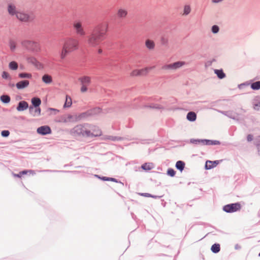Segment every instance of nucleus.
I'll list each match as a JSON object with an SVG mask.
<instances>
[{
    "label": "nucleus",
    "instance_id": "nucleus-52",
    "mask_svg": "<svg viewBox=\"0 0 260 260\" xmlns=\"http://www.w3.org/2000/svg\"><path fill=\"white\" fill-rule=\"evenodd\" d=\"M259 256H260V253H259Z\"/></svg>",
    "mask_w": 260,
    "mask_h": 260
},
{
    "label": "nucleus",
    "instance_id": "nucleus-11",
    "mask_svg": "<svg viewBox=\"0 0 260 260\" xmlns=\"http://www.w3.org/2000/svg\"><path fill=\"white\" fill-rule=\"evenodd\" d=\"M70 53L71 52L65 47H64V46L62 45L61 50L58 53L59 61H63Z\"/></svg>",
    "mask_w": 260,
    "mask_h": 260
},
{
    "label": "nucleus",
    "instance_id": "nucleus-37",
    "mask_svg": "<svg viewBox=\"0 0 260 260\" xmlns=\"http://www.w3.org/2000/svg\"><path fill=\"white\" fill-rule=\"evenodd\" d=\"M251 88L253 90L260 89V81H256L251 84Z\"/></svg>",
    "mask_w": 260,
    "mask_h": 260
},
{
    "label": "nucleus",
    "instance_id": "nucleus-40",
    "mask_svg": "<svg viewBox=\"0 0 260 260\" xmlns=\"http://www.w3.org/2000/svg\"><path fill=\"white\" fill-rule=\"evenodd\" d=\"M22 44L24 45V46H28V45H30L31 44H34L36 46H38V44L36 43V42H31V41H23L22 42Z\"/></svg>",
    "mask_w": 260,
    "mask_h": 260
},
{
    "label": "nucleus",
    "instance_id": "nucleus-29",
    "mask_svg": "<svg viewBox=\"0 0 260 260\" xmlns=\"http://www.w3.org/2000/svg\"><path fill=\"white\" fill-rule=\"evenodd\" d=\"M185 167V163L181 160L177 161L176 164V167L177 169L179 170L181 172L183 171Z\"/></svg>",
    "mask_w": 260,
    "mask_h": 260
},
{
    "label": "nucleus",
    "instance_id": "nucleus-27",
    "mask_svg": "<svg viewBox=\"0 0 260 260\" xmlns=\"http://www.w3.org/2000/svg\"><path fill=\"white\" fill-rule=\"evenodd\" d=\"M72 100L71 98L69 95H66L65 103L63 105L64 108H69L72 106Z\"/></svg>",
    "mask_w": 260,
    "mask_h": 260
},
{
    "label": "nucleus",
    "instance_id": "nucleus-34",
    "mask_svg": "<svg viewBox=\"0 0 260 260\" xmlns=\"http://www.w3.org/2000/svg\"><path fill=\"white\" fill-rule=\"evenodd\" d=\"M220 245L218 244H214L211 247V250L214 253H217L220 251Z\"/></svg>",
    "mask_w": 260,
    "mask_h": 260
},
{
    "label": "nucleus",
    "instance_id": "nucleus-13",
    "mask_svg": "<svg viewBox=\"0 0 260 260\" xmlns=\"http://www.w3.org/2000/svg\"><path fill=\"white\" fill-rule=\"evenodd\" d=\"M38 134L42 135H46L51 133V129L49 126L44 125L38 127L37 129Z\"/></svg>",
    "mask_w": 260,
    "mask_h": 260
},
{
    "label": "nucleus",
    "instance_id": "nucleus-22",
    "mask_svg": "<svg viewBox=\"0 0 260 260\" xmlns=\"http://www.w3.org/2000/svg\"><path fill=\"white\" fill-rule=\"evenodd\" d=\"M8 11L10 15L12 16H16L17 12L16 7L12 4H10L8 7Z\"/></svg>",
    "mask_w": 260,
    "mask_h": 260
},
{
    "label": "nucleus",
    "instance_id": "nucleus-42",
    "mask_svg": "<svg viewBox=\"0 0 260 260\" xmlns=\"http://www.w3.org/2000/svg\"><path fill=\"white\" fill-rule=\"evenodd\" d=\"M1 135L3 137H7L9 136L10 132L9 131L7 130L3 131L1 133Z\"/></svg>",
    "mask_w": 260,
    "mask_h": 260
},
{
    "label": "nucleus",
    "instance_id": "nucleus-9",
    "mask_svg": "<svg viewBox=\"0 0 260 260\" xmlns=\"http://www.w3.org/2000/svg\"><path fill=\"white\" fill-rule=\"evenodd\" d=\"M223 209V210L226 212H234L240 210L241 205L238 203L228 204L224 206Z\"/></svg>",
    "mask_w": 260,
    "mask_h": 260
},
{
    "label": "nucleus",
    "instance_id": "nucleus-41",
    "mask_svg": "<svg viewBox=\"0 0 260 260\" xmlns=\"http://www.w3.org/2000/svg\"><path fill=\"white\" fill-rule=\"evenodd\" d=\"M175 171L171 168H170L167 171V174L171 177H174L175 175Z\"/></svg>",
    "mask_w": 260,
    "mask_h": 260
},
{
    "label": "nucleus",
    "instance_id": "nucleus-49",
    "mask_svg": "<svg viewBox=\"0 0 260 260\" xmlns=\"http://www.w3.org/2000/svg\"><path fill=\"white\" fill-rule=\"evenodd\" d=\"M223 0H212V3H218L222 2Z\"/></svg>",
    "mask_w": 260,
    "mask_h": 260
},
{
    "label": "nucleus",
    "instance_id": "nucleus-44",
    "mask_svg": "<svg viewBox=\"0 0 260 260\" xmlns=\"http://www.w3.org/2000/svg\"><path fill=\"white\" fill-rule=\"evenodd\" d=\"M103 180H105V181H112L116 182V179L115 178H108V177H104L103 178Z\"/></svg>",
    "mask_w": 260,
    "mask_h": 260
},
{
    "label": "nucleus",
    "instance_id": "nucleus-3",
    "mask_svg": "<svg viewBox=\"0 0 260 260\" xmlns=\"http://www.w3.org/2000/svg\"><path fill=\"white\" fill-rule=\"evenodd\" d=\"M70 52L78 50L79 48V41L76 39L69 38L67 39L63 45Z\"/></svg>",
    "mask_w": 260,
    "mask_h": 260
},
{
    "label": "nucleus",
    "instance_id": "nucleus-46",
    "mask_svg": "<svg viewBox=\"0 0 260 260\" xmlns=\"http://www.w3.org/2000/svg\"><path fill=\"white\" fill-rule=\"evenodd\" d=\"M9 76V74L6 72H3L2 73V77L4 79L8 78Z\"/></svg>",
    "mask_w": 260,
    "mask_h": 260
},
{
    "label": "nucleus",
    "instance_id": "nucleus-15",
    "mask_svg": "<svg viewBox=\"0 0 260 260\" xmlns=\"http://www.w3.org/2000/svg\"><path fill=\"white\" fill-rule=\"evenodd\" d=\"M29 112L33 116H37L41 115V110L40 107H35L30 106L29 107Z\"/></svg>",
    "mask_w": 260,
    "mask_h": 260
},
{
    "label": "nucleus",
    "instance_id": "nucleus-25",
    "mask_svg": "<svg viewBox=\"0 0 260 260\" xmlns=\"http://www.w3.org/2000/svg\"><path fill=\"white\" fill-rule=\"evenodd\" d=\"M32 107H39L41 104V100L39 98H33L31 100Z\"/></svg>",
    "mask_w": 260,
    "mask_h": 260
},
{
    "label": "nucleus",
    "instance_id": "nucleus-20",
    "mask_svg": "<svg viewBox=\"0 0 260 260\" xmlns=\"http://www.w3.org/2000/svg\"><path fill=\"white\" fill-rule=\"evenodd\" d=\"M219 164L218 160H207L206 162L205 168L207 170L215 167Z\"/></svg>",
    "mask_w": 260,
    "mask_h": 260
},
{
    "label": "nucleus",
    "instance_id": "nucleus-43",
    "mask_svg": "<svg viewBox=\"0 0 260 260\" xmlns=\"http://www.w3.org/2000/svg\"><path fill=\"white\" fill-rule=\"evenodd\" d=\"M219 31V27L217 25H213L212 27V31L215 34Z\"/></svg>",
    "mask_w": 260,
    "mask_h": 260
},
{
    "label": "nucleus",
    "instance_id": "nucleus-17",
    "mask_svg": "<svg viewBox=\"0 0 260 260\" xmlns=\"http://www.w3.org/2000/svg\"><path fill=\"white\" fill-rule=\"evenodd\" d=\"M128 12L126 9L119 8L117 10V16L119 18L124 19L126 17Z\"/></svg>",
    "mask_w": 260,
    "mask_h": 260
},
{
    "label": "nucleus",
    "instance_id": "nucleus-38",
    "mask_svg": "<svg viewBox=\"0 0 260 260\" xmlns=\"http://www.w3.org/2000/svg\"><path fill=\"white\" fill-rule=\"evenodd\" d=\"M1 100L4 103H8L10 101V98L7 95H3L1 96Z\"/></svg>",
    "mask_w": 260,
    "mask_h": 260
},
{
    "label": "nucleus",
    "instance_id": "nucleus-2",
    "mask_svg": "<svg viewBox=\"0 0 260 260\" xmlns=\"http://www.w3.org/2000/svg\"><path fill=\"white\" fill-rule=\"evenodd\" d=\"M89 124H79L71 130V134L74 136L88 137L91 135L89 133Z\"/></svg>",
    "mask_w": 260,
    "mask_h": 260
},
{
    "label": "nucleus",
    "instance_id": "nucleus-1",
    "mask_svg": "<svg viewBox=\"0 0 260 260\" xmlns=\"http://www.w3.org/2000/svg\"><path fill=\"white\" fill-rule=\"evenodd\" d=\"M107 23L101 24L92 33L87 37V44L90 47H95L104 39L108 30Z\"/></svg>",
    "mask_w": 260,
    "mask_h": 260
},
{
    "label": "nucleus",
    "instance_id": "nucleus-47",
    "mask_svg": "<svg viewBox=\"0 0 260 260\" xmlns=\"http://www.w3.org/2000/svg\"><path fill=\"white\" fill-rule=\"evenodd\" d=\"M247 140L248 142H250L253 140V136L251 135H248L247 137Z\"/></svg>",
    "mask_w": 260,
    "mask_h": 260
},
{
    "label": "nucleus",
    "instance_id": "nucleus-5",
    "mask_svg": "<svg viewBox=\"0 0 260 260\" xmlns=\"http://www.w3.org/2000/svg\"><path fill=\"white\" fill-rule=\"evenodd\" d=\"M73 28L76 35L84 37L86 35L85 30L82 25V23L80 21H75L73 24Z\"/></svg>",
    "mask_w": 260,
    "mask_h": 260
},
{
    "label": "nucleus",
    "instance_id": "nucleus-8",
    "mask_svg": "<svg viewBox=\"0 0 260 260\" xmlns=\"http://www.w3.org/2000/svg\"><path fill=\"white\" fill-rule=\"evenodd\" d=\"M16 18L20 21L27 22L33 20V17L27 13L18 11L17 12Z\"/></svg>",
    "mask_w": 260,
    "mask_h": 260
},
{
    "label": "nucleus",
    "instance_id": "nucleus-36",
    "mask_svg": "<svg viewBox=\"0 0 260 260\" xmlns=\"http://www.w3.org/2000/svg\"><path fill=\"white\" fill-rule=\"evenodd\" d=\"M191 11L190 7L189 5H185L183 8V15H188Z\"/></svg>",
    "mask_w": 260,
    "mask_h": 260
},
{
    "label": "nucleus",
    "instance_id": "nucleus-19",
    "mask_svg": "<svg viewBox=\"0 0 260 260\" xmlns=\"http://www.w3.org/2000/svg\"><path fill=\"white\" fill-rule=\"evenodd\" d=\"M145 45L146 47L150 50H153L155 46L154 42L150 39L146 40L145 42Z\"/></svg>",
    "mask_w": 260,
    "mask_h": 260
},
{
    "label": "nucleus",
    "instance_id": "nucleus-4",
    "mask_svg": "<svg viewBox=\"0 0 260 260\" xmlns=\"http://www.w3.org/2000/svg\"><path fill=\"white\" fill-rule=\"evenodd\" d=\"M80 82L81 87L80 91L82 93L86 92L88 90L87 87L90 85L91 83V78L88 76H83L79 79Z\"/></svg>",
    "mask_w": 260,
    "mask_h": 260
},
{
    "label": "nucleus",
    "instance_id": "nucleus-31",
    "mask_svg": "<svg viewBox=\"0 0 260 260\" xmlns=\"http://www.w3.org/2000/svg\"><path fill=\"white\" fill-rule=\"evenodd\" d=\"M18 77L20 78L31 79L32 78V75L28 73H21L18 74Z\"/></svg>",
    "mask_w": 260,
    "mask_h": 260
},
{
    "label": "nucleus",
    "instance_id": "nucleus-6",
    "mask_svg": "<svg viewBox=\"0 0 260 260\" xmlns=\"http://www.w3.org/2000/svg\"><path fill=\"white\" fill-rule=\"evenodd\" d=\"M185 64L184 61H177L173 63L166 64L162 67L161 69L163 70H177L184 65Z\"/></svg>",
    "mask_w": 260,
    "mask_h": 260
},
{
    "label": "nucleus",
    "instance_id": "nucleus-16",
    "mask_svg": "<svg viewBox=\"0 0 260 260\" xmlns=\"http://www.w3.org/2000/svg\"><path fill=\"white\" fill-rule=\"evenodd\" d=\"M29 82L28 80H22L17 82L16 87L18 89H23L29 86Z\"/></svg>",
    "mask_w": 260,
    "mask_h": 260
},
{
    "label": "nucleus",
    "instance_id": "nucleus-23",
    "mask_svg": "<svg viewBox=\"0 0 260 260\" xmlns=\"http://www.w3.org/2000/svg\"><path fill=\"white\" fill-rule=\"evenodd\" d=\"M152 69V67H146L143 69L138 70L139 72V76H143L147 75V74L150 72V71Z\"/></svg>",
    "mask_w": 260,
    "mask_h": 260
},
{
    "label": "nucleus",
    "instance_id": "nucleus-28",
    "mask_svg": "<svg viewBox=\"0 0 260 260\" xmlns=\"http://www.w3.org/2000/svg\"><path fill=\"white\" fill-rule=\"evenodd\" d=\"M214 73L219 79H223L225 77V74L223 73L222 70H214Z\"/></svg>",
    "mask_w": 260,
    "mask_h": 260
},
{
    "label": "nucleus",
    "instance_id": "nucleus-10",
    "mask_svg": "<svg viewBox=\"0 0 260 260\" xmlns=\"http://www.w3.org/2000/svg\"><path fill=\"white\" fill-rule=\"evenodd\" d=\"M88 127H89V133H91V135L88 136V138L98 137L102 135L101 130L97 126L89 124Z\"/></svg>",
    "mask_w": 260,
    "mask_h": 260
},
{
    "label": "nucleus",
    "instance_id": "nucleus-21",
    "mask_svg": "<svg viewBox=\"0 0 260 260\" xmlns=\"http://www.w3.org/2000/svg\"><path fill=\"white\" fill-rule=\"evenodd\" d=\"M42 80L44 83L47 84H50L53 82L52 77L48 74L44 75L42 76Z\"/></svg>",
    "mask_w": 260,
    "mask_h": 260
},
{
    "label": "nucleus",
    "instance_id": "nucleus-50",
    "mask_svg": "<svg viewBox=\"0 0 260 260\" xmlns=\"http://www.w3.org/2000/svg\"><path fill=\"white\" fill-rule=\"evenodd\" d=\"M50 110L55 111H58V110H57L56 109H54V108H50Z\"/></svg>",
    "mask_w": 260,
    "mask_h": 260
},
{
    "label": "nucleus",
    "instance_id": "nucleus-30",
    "mask_svg": "<svg viewBox=\"0 0 260 260\" xmlns=\"http://www.w3.org/2000/svg\"><path fill=\"white\" fill-rule=\"evenodd\" d=\"M26 60L28 63L32 64L35 66H36L39 63L36 58L32 56L27 57L26 58Z\"/></svg>",
    "mask_w": 260,
    "mask_h": 260
},
{
    "label": "nucleus",
    "instance_id": "nucleus-39",
    "mask_svg": "<svg viewBox=\"0 0 260 260\" xmlns=\"http://www.w3.org/2000/svg\"><path fill=\"white\" fill-rule=\"evenodd\" d=\"M130 76L132 77L140 76L138 69L134 70L130 73Z\"/></svg>",
    "mask_w": 260,
    "mask_h": 260
},
{
    "label": "nucleus",
    "instance_id": "nucleus-24",
    "mask_svg": "<svg viewBox=\"0 0 260 260\" xmlns=\"http://www.w3.org/2000/svg\"><path fill=\"white\" fill-rule=\"evenodd\" d=\"M28 173L34 174V171L32 170H24L20 172L18 174H13V176L14 177L21 178L22 175H26Z\"/></svg>",
    "mask_w": 260,
    "mask_h": 260
},
{
    "label": "nucleus",
    "instance_id": "nucleus-33",
    "mask_svg": "<svg viewBox=\"0 0 260 260\" xmlns=\"http://www.w3.org/2000/svg\"><path fill=\"white\" fill-rule=\"evenodd\" d=\"M9 67L12 70H16L18 69V66L16 61H13L9 63Z\"/></svg>",
    "mask_w": 260,
    "mask_h": 260
},
{
    "label": "nucleus",
    "instance_id": "nucleus-32",
    "mask_svg": "<svg viewBox=\"0 0 260 260\" xmlns=\"http://www.w3.org/2000/svg\"><path fill=\"white\" fill-rule=\"evenodd\" d=\"M142 168L146 171H149L153 168L152 163H145L142 166Z\"/></svg>",
    "mask_w": 260,
    "mask_h": 260
},
{
    "label": "nucleus",
    "instance_id": "nucleus-14",
    "mask_svg": "<svg viewBox=\"0 0 260 260\" xmlns=\"http://www.w3.org/2000/svg\"><path fill=\"white\" fill-rule=\"evenodd\" d=\"M78 119H80L79 116L77 117L76 116L68 115L61 118V121L64 123L71 122L77 120Z\"/></svg>",
    "mask_w": 260,
    "mask_h": 260
},
{
    "label": "nucleus",
    "instance_id": "nucleus-35",
    "mask_svg": "<svg viewBox=\"0 0 260 260\" xmlns=\"http://www.w3.org/2000/svg\"><path fill=\"white\" fill-rule=\"evenodd\" d=\"M9 45L10 48V50L12 51H14L16 47V43L14 40H10L9 42Z\"/></svg>",
    "mask_w": 260,
    "mask_h": 260
},
{
    "label": "nucleus",
    "instance_id": "nucleus-26",
    "mask_svg": "<svg viewBox=\"0 0 260 260\" xmlns=\"http://www.w3.org/2000/svg\"><path fill=\"white\" fill-rule=\"evenodd\" d=\"M186 118L190 121H194L197 119V115L194 112H189L187 114Z\"/></svg>",
    "mask_w": 260,
    "mask_h": 260
},
{
    "label": "nucleus",
    "instance_id": "nucleus-45",
    "mask_svg": "<svg viewBox=\"0 0 260 260\" xmlns=\"http://www.w3.org/2000/svg\"><path fill=\"white\" fill-rule=\"evenodd\" d=\"M253 108L256 110H259L260 109V102L255 104Z\"/></svg>",
    "mask_w": 260,
    "mask_h": 260
},
{
    "label": "nucleus",
    "instance_id": "nucleus-12",
    "mask_svg": "<svg viewBox=\"0 0 260 260\" xmlns=\"http://www.w3.org/2000/svg\"><path fill=\"white\" fill-rule=\"evenodd\" d=\"M190 142L194 144H198V143H201L203 145H216L219 143L218 141H215L213 142L211 140H199V139H191L190 140Z\"/></svg>",
    "mask_w": 260,
    "mask_h": 260
},
{
    "label": "nucleus",
    "instance_id": "nucleus-7",
    "mask_svg": "<svg viewBox=\"0 0 260 260\" xmlns=\"http://www.w3.org/2000/svg\"><path fill=\"white\" fill-rule=\"evenodd\" d=\"M102 110L100 108L95 107L90 110H87L86 112L82 113L79 115V118L82 119L86 117L94 115L101 113Z\"/></svg>",
    "mask_w": 260,
    "mask_h": 260
},
{
    "label": "nucleus",
    "instance_id": "nucleus-51",
    "mask_svg": "<svg viewBox=\"0 0 260 260\" xmlns=\"http://www.w3.org/2000/svg\"><path fill=\"white\" fill-rule=\"evenodd\" d=\"M98 52H99V53H102V49H99Z\"/></svg>",
    "mask_w": 260,
    "mask_h": 260
},
{
    "label": "nucleus",
    "instance_id": "nucleus-48",
    "mask_svg": "<svg viewBox=\"0 0 260 260\" xmlns=\"http://www.w3.org/2000/svg\"><path fill=\"white\" fill-rule=\"evenodd\" d=\"M141 195L146 197H152V196H151L149 193H141Z\"/></svg>",
    "mask_w": 260,
    "mask_h": 260
},
{
    "label": "nucleus",
    "instance_id": "nucleus-18",
    "mask_svg": "<svg viewBox=\"0 0 260 260\" xmlns=\"http://www.w3.org/2000/svg\"><path fill=\"white\" fill-rule=\"evenodd\" d=\"M28 108V104L25 101H21L19 103L17 110L18 111H22Z\"/></svg>",
    "mask_w": 260,
    "mask_h": 260
}]
</instances>
